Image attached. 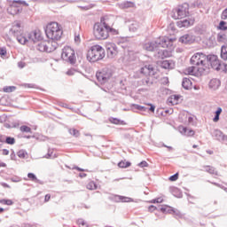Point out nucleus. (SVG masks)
<instances>
[{"label":"nucleus","mask_w":227,"mask_h":227,"mask_svg":"<svg viewBox=\"0 0 227 227\" xmlns=\"http://www.w3.org/2000/svg\"><path fill=\"white\" fill-rule=\"evenodd\" d=\"M161 68L172 70V68H175V62L173 60H163L161 62Z\"/></svg>","instance_id":"obj_19"},{"label":"nucleus","mask_w":227,"mask_h":227,"mask_svg":"<svg viewBox=\"0 0 227 227\" xmlns=\"http://www.w3.org/2000/svg\"><path fill=\"white\" fill-rule=\"evenodd\" d=\"M133 107H135V109H137V111H141L142 113H148V106L133 105Z\"/></svg>","instance_id":"obj_31"},{"label":"nucleus","mask_w":227,"mask_h":227,"mask_svg":"<svg viewBox=\"0 0 227 227\" xmlns=\"http://www.w3.org/2000/svg\"><path fill=\"white\" fill-rule=\"evenodd\" d=\"M163 200L162 198H158L153 200V203H162Z\"/></svg>","instance_id":"obj_56"},{"label":"nucleus","mask_w":227,"mask_h":227,"mask_svg":"<svg viewBox=\"0 0 227 227\" xmlns=\"http://www.w3.org/2000/svg\"><path fill=\"white\" fill-rule=\"evenodd\" d=\"M176 26L180 28L189 27V26H191V21H189L188 20H179L176 22Z\"/></svg>","instance_id":"obj_24"},{"label":"nucleus","mask_w":227,"mask_h":227,"mask_svg":"<svg viewBox=\"0 0 227 227\" xmlns=\"http://www.w3.org/2000/svg\"><path fill=\"white\" fill-rule=\"evenodd\" d=\"M77 224H78L80 227H88V223H86L83 219H78V220H77Z\"/></svg>","instance_id":"obj_43"},{"label":"nucleus","mask_w":227,"mask_h":227,"mask_svg":"<svg viewBox=\"0 0 227 227\" xmlns=\"http://www.w3.org/2000/svg\"><path fill=\"white\" fill-rule=\"evenodd\" d=\"M106 58V50L98 44L93 45L87 52V59L90 63H97Z\"/></svg>","instance_id":"obj_4"},{"label":"nucleus","mask_w":227,"mask_h":227,"mask_svg":"<svg viewBox=\"0 0 227 227\" xmlns=\"http://www.w3.org/2000/svg\"><path fill=\"white\" fill-rule=\"evenodd\" d=\"M20 132H26L27 134V133L31 134V129L29 128V126H26V125L20 126Z\"/></svg>","instance_id":"obj_38"},{"label":"nucleus","mask_w":227,"mask_h":227,"mask_svg":"<svg viewBox=\"0 0 227 227\" xmlns=\"http://www.w3.org/2000/svg\"><path fill=\"white\" fill-rule=\"evenodd\" d=\"M219 116H220V115H217L216 114H215V117L213 118V121H214L215 123H217V121H219Z\"/></svg>","instance_id":"obj_58"},{"label":"nucleus","mask_w":227,"mask_h":227,"mask_svg":"<svg viewBox=\"0 0 227 227\" xmlns=\"http://www.w3.org/2000/svg\"><path fill=\"white\" fill-rule=\"evenodd\" d=\"M221 58H222V59L226 61V59H227V45L222 46V48H221Z\"/></svg>","instance_id":"obj_28"},{"label":"nucleus","mask_w":227,"mask_h":227,"mask_svg":"<svg viewBox=\"0 0 227 227\" xmlns=\"http://www.w3.org/2000/svg\"><path fill=\"white\" fill-rule=\"evenodd\" d=\"M217 42L224 43L226 42V35L223 33H219L216 37Z\"/></svg>","instance_id":"obj_32"},{"label":"nucleus","mask_w":227,"mask_h":227,"mask_svg":"<svg viewBox=\"0 0 227 227\" xmlns=\"http://www.w3.org/2000/svg\"><path fill=\"white\" fill-rule=\"evenodd\" d=\"M19 68H24L26 67V62L20 61L18 62Z\"/></svg>","instance_id":"obj_54"},{"label":"nucleus","mask_w":227,"mask_h":227,"mask_svg":"<svg viewBox=\"0 0 227 227\" xmlns=\"http://www.w3.org/2000/svg\"><path fill=\"white\" fill-rule=\"evenodd\" d=\"M50 200H51V194H46L44 197L45 203H47V201H50Z\"/></svg>","instance_id":"obj_60"},{"label":"nucleus","mask_w":227,"mask_h":227,"mask_svg":"<svg viewBox=\"0 0 227 227\" xmlns=\"http://www.w3.org/2000/svg\"><path fill=\"white\" fill-rule=\"evenodd\" d=\"M168 180H170V182H176V180H178V173L174 174L173 176H171Z\"/></svg>","instance_id":"obj_48"},{"label":"nucleus","mask_w":227,"mask_h":227,"mask_svg":"<svg viewBox=\"0 0 227 227\" xmlns=\"http://www.w3.org/2000/svg\"><path fill=\"white\" fill-rule=\"evenodd\" d=\"M201 6H203V3L200 0H196L192 4V8H201Z\"/></svg>","instance_id":"obj_39"},{"label":"nucleus","mask_w":227,"mask_h":227,"mask_svg":"<svg viewBox=\"0 0 227 227\" xmlns=\"http://www.w3.org/2000/svg\"><path fill=\"white\" fill-rule=\"evenodd\" d=\"M27 177L30 178L32 182H35V184H41V185L43 184V182L40 181L34 173H28Z\"/></svg>","instance_id":"obj_26"},{"label":"nucleus","mask_w":227,"mask_h":227,"mask_svg":"<svg viewBox=\"0 0 227 227\" xmlns=\"http://www.w3.org/2000/svg\"><path fill=\"white\" fill-rule=\"evenodd\" d=\"M221 19H222V20H226V19H227V8L223 11V12L221 14Z\"/></svg>","instance_id":"obj_50"},{"label":"nucleus","mask_w":227,"mask_h":227,"mask_svg":"<svg viewBox=\"0 0 227 227\" xmlns=\"http://www.w3.org/2000/svg\"><path fill=\"white\" fill-rule=\"evenodd\" d=\"M195 40H196V38L194 37V35H192L191 34L184 35L183 36H181L179 38L180 43H185V44L194 43Z\"/></svg>","instance_id":"obj_14"},{"label":"nucleus","mask_w":227,"mask_h":227,"mask_svg":"<svg viewBox=\"0 0 227 227\" xmlns=\"http://www.w3.org/2000/svg\"><path fill=\"white\" fill-rule=\"evenodd\" d=\"M179 132L183 136H194V130L187 129V127L180 126L179 127Z\"/></svg>","instance_id":"obj_18"},{"label":"nucleus","mask_w":227,"mask_h":227,"mask_svg":"<svg viewBox=\"0 0 227 227\" xmlns=\"http://www.w3.org/2000/svg\"><path fill=\"white\" fill-rule=\"evenodd\" d=\"M17 155L18 157H20V159H26V155H27V153L25 150H20Z\"/></svg>","instance_id":"obj_41"},{"label":"nucleus","mask_w":227,"mask_h":227,"mask_svg":"<svg viewBox=\"0 0 227 227\" xmlns=\"http://www.w3.org/2000/svg\"><path fill=\"white\" fill-rule=\"evenodd\" d=\"M182 86L184 90H191V88H192V82H191V80L188 78H184Z\"/></svg>","instance_id":"obj_22"},{"label":"nucleus","mask_w":227,"mask_h":227,"mask_svg":"<svg viewBox=\"0 0 227 227\" xmlns=\"http://www.w3.org/2000/svg\"><path fill=\"white\" fill-rule=\"evenodd\" d=\"M61 58L64 59V61H67V63L74 65L76 61L75 51H74V49H72L70 46H66L62 50Z\"/></svg>","instance_id":"obj_8"},{"label":"nucleus","mask_w":227,"mask_h":227,"mask_svg":"<svg viewBox=\"0 0 227 227\" xmlns=\"http://www.w3.org/2000/svg\"><path fill=\"white\" fill-rule=\"evenodd\" d=\"M209 63L211 68H213V70H221V68H223V67L224 66V63H221V60H219V59L217 58V55H207V64Z\"/></svg>","instance_id":"obj_10"},{"label":"nucleus","mask_w":227,"mask_h":227,"mask_svg":"<svg viewBox=\"0 0 227 227\" xmlns=\"http://www.w3.org/2000/svg\"><path fill=\"white\" fill-rule=\"evenodd\" d=\"M0 185H2V187H4L5 189H11V186L6 183H0Z\"/></svg>","instance_id":"obj_57"},{"label":"nucleus","mask_w":227,"mask_h":227,"mask_svg":"<svg viewBox=\"0 0 227 227\" xmlns=\"http://www.w3.org/2000/svg\"><path fill=\"white\" fill-rule=\"evenodd\" d=\"M139 168H148V162L146 160H143L140 163H138Z\"/></svg>","instance_id":"obj_51"},{"label":"nucleus","mask_w":227,"mask_h":227,"mask_svg":"<svg viewBox=\"0 0 227 227\" xmlns=\"http://www.w3.org/2000/svg\"><path fill=\"white\" fill-rule=\"evenodd\" d=\"M221 86V81L217 78H214L209 82V88L211 90H217Z\"/></svg>","instance_id":"obj_20"},{"label":"nucleus","mask_w":227,"mask_h":227,"mask_svg":"<svg viewBox=\"0 0 227 227\" xmlns=\"http://www.w3.org/2000/svg\"><path fill=\"white\" fill-rule=\"evenodd\" d=\"M218 27H219V29H221V31H226V29H227L226 21H224V20L220 21Z\"/></svg>","instance_id":"obj_37"},{"label":"nucleus","mask_w":227,"mask_h":227,"mask_svg":"<svg viewBox=\"0 0 227 227\" xmlns=\"http://www.w3.org/2000/svg\"><path fill=\"white\" fill-rule=\"evenodd\" d=\"M8 12L11 13V15H17V13H20V12H22V9L12 6L10 9H8Z\"/></svg>","instance_id":"obj_27"},{"label":"nucleus","mask_w":227,"mask_h":227,"mask_svg":"<svg viewBox=\"0 0 227 227\" xmlns=\"http://www.w3.org/2000/svg\"><path fill=\"white\" fill-rule=\"evenodd\" d=\"M137 29H139V23L137 21H134L129 25V31H132V33H136Z\"/></svg>","instance_id":"obj_30"},{"label":"nucleus","mask_w":227,"mask_h":227,"mask_svg":"<svg viewBox=\"0 0 227 227\" xmlns=\"http://www.w3.org/2000/svg\"><path fill=\"white\" fill-rule=\"evenodd\" d=\"M130 161H121L118 163V166L119 168H130Z\"/></svg>","instance_id":"obj_35"},{"label":"nucleus","mask_w":227,"mask_h":227,"mask_svg":"<svg viewBox=\"0 0 227 227\" xmlns=\"http://www.w3.org/2000/svg\"><path fill=\"white\" fill-rule=\"evenodd\" d=\"M106 54L111 59H113V58H116V56H118V46L114 43H108L106 45Z\"/></svg>","instance_id":"obj_12"},{"label":"nucleus","mask_w":227,"mask_h":227,"mask_svg":"<svg viewBox=\"0 0 227 227\" xmlns=\"http://www.w3.org/2000/svg\"><path fill=\"white\" fill-rule=\"evenodd\" d=\"M7 145H15V138L12 137H5V142Z\"/></svg>","instance_id":"obj_40"},{"label":"nucleus","mask_w":227,"mask_h":227,"mask_svg":"<svg viewBox=\"0 0 227 227\" xmlns=\"http://www.w3.org/2000/svg\"><path fill=\"white\" fill-rule=\"evenodd\" d=\"M3 155H10V151L7 149H3Z\"/></svg>","instance_id":"obj_63"},{"label":"nucleus","mask_w":227,"mask_h":227,"mask_svg":"<svg viewBox=\"0 0 227 227\" xmlns=\"http://www.w3.org/2000/svg\"><path fill=\"white\" fill-rule=\"evenodd\" d=\"M11 182H14L15 184L19 183V182H22V178L14 176L10 178Z\"/></svg>","instance_id":"obj_44"},{"label":"nucleus","mask_w":227,"mask_h":227,"mask_svg":"<svg viewBox=\"0 0 227 227\" xmlns=\"http://www.w3.org/2000/svg\"><path fill=\"white\" fill-rule=\"evenodd\" d=\"M109 33L118 35V30L113 28L105 18H101L100 22H97L93 27V35L97 40H107Z\"/></svg>","instance_id":"obj_1"},{"label":"nucleus","mask_w":227,"mask_h":227,"mask_svg":"<svg viewBox=\"0 0 227 227\" xmlns=\"http://www.w3.org/2000/svg\"><path fill=\"white\" fill-rule=\"evenodd\" d=\"M143 84L145 86H152V84H153V82L150 81V78H146L145 80H143Z\"/></svg>","instance_id":"obj_45"},{"label":"nucleus","mask_w":227,"mask_h":227,"mask_svg":"<svg viewBox=\"0 0 227 227\" xmlns=\"http://www.w3.org/2000/svg\"><path fill=\"white\" fill-rule=\"evenodd\" d=\"M140 72L144 74V75H149V77H153V75L157 74V69H155L153 65H146L144 67H141Z\"/></svg>","instance_id":"obj_13"},{"label":"nucleus","mask_w":227,"mask_h":227,"mask_svg":"<svg viewBox=\"0 0 227 227\" xmlns=\"http://www.w3.org/2000/svg\"><path fill=\"white\" fill-rule=\"evenodd\" d=\"M113 200L114 201H116V203H130V201H132L131 198L121 195H114Z\"/></svg>","instance_id":"obj_15"},{"label":"nucleus","mask_w":227,"mask_h":227,"mask_svg":"<svg viewBox=\"0 0 227 227\" xmlns=\"http://www.w3.org/2000/svg\"><path fill=\"white\" fill-rule=\"evenodd\" d=\"M186 72L189 75H194V74L198 72V67L192 65V67H190L186 69Z\"/></svg>","instance_id":"obj_29"},{"label":"nucleus","mask_w":227,"mask_h":227,"mask_svg":"<svg viewBox=\"0 0 227 227\" xmlns=\"http://www.w3.org/2000/svg\"><path fill=\"white\" fill-rule=\"evenodd\" d=\"M68 132L71 136H74V137H79L80 136L79 130L75 129H69Z\"/></svg>","instance_id":"obj_36"},{"label":"nucleus","mask_w":227,"mask_h":227,"mask_svg":"<svg viewBox=\"0 0 227 227\" xmlns=\"http://www.w3.org/2000/svg\"><path fill=\"white\" fill-rule=\"evenodd\" d=\"M160 47L163 49H169V47H173V39L164 36L160 37L156 41L144 44V49L145 51H149L150 52H153V51H157Z\"/></svg>","instance_id":"obj_2"},{"label":"nucleus","mask_w":227,"mask_h":227,"mask_svg":"<svg viewBox=\"0 0 227 227\" xmlns=\"http://www.w3.org/2000/svg\"><path fill=\"white\" fill-rule=\"evenodd\" d=\"M87 189H89V191H95L97 189V184L93 181H90L87 184Z\"/></svg>","instance_id":"obj_34"},{"label":"nucleus","mask_w":227,"mask_h":227,"mask_svg":"<svg viewBox=\"0 0 227 227\" xmlns=\"http://www.w3.org/2000/svg\"><path fill=\"white\" fill-rule=\"evenodd\" d=\"M74 42L76 43H79L81 42V36H79V35L74 36Z\"/></svg>","instance_id":"obj_61"},{"label":"nucleus","mask_w":227,"mask_h":227,"mask_svg":"<svg viewBox=\"0 0 227 227\" xmlns=\"http://www.w3.org/2000/svg\"><path fill=\"white\" fill-rule=\"evenodd\" d=\"M204 171H206V173H209V175H215V176H217V170L215 169V168L212 167V166H204Z\"/></svg>","instance_id":"obj_23"},{"label":"nucleus","mask_w":227,"mask_h":227,"mask_svg":"<svg viewBox=\"0 0 227 227\" xmlns=\"http://www.w3.org/2000/svg\"><path fill=\"white\" fill-rule=\"evenodd\" d=\"M56 154L52 156V152L51 149L48 150V153L44 156V159H56Z\"/></svg>","instance_id":"obj_42"},{"label":"nucleus","mask_w":227,"mask_h":227,"mask_svg":"<svg viewBox=\"0 0 227 227\" xmlns=\"http://www.w3.org/2000/svg\"><path fill=\"white\" fill-rule=\"evenodd\" d=\"M208 56L205 55L203 52L195 53L190 59L191 65L198 67L199 74H204L208 68L207 64Z\"/></svg>","instance_id":"obj_3"},{"label":"nucleus","mask_w":227,"mask_h":227,"mask_svg":"<svg viewBox=\"0 0 227 227\" xmlns=\"http://www.w3.org/2000/svg\"><path fill=\"white\" fill-rule=\"evenodd\" d=\"M220 70H223V72H227V65L224 64V66L223 67V68H221Z\"/></svg>","instance_id":"obj_64"},{"label":"nucleus","mask_w":227,"mask_h":227,"mask_svg":"<svg viewBox=\"0 0 227 227\" xmlns=\"http://www.w3.org/2000/svg\"><path fill=\"white\" fill-rule=\"evenodd\" d=\"M221 113H223V108L218 107L216 111L215 112V114H217L218 116H221Z\"/></svg>","instance_id":"obj_55"},{"label":"nucleus","mask_w":227,"mask_h":227,"mask_svg":"<svg viewBox=\"0 0 227 227\" xmlns=\"http://www.w3.org/2000/svg\"><path fill=\"white\" fill-rule=\"evenodd\" d=\"M48 43L50 44L49 46V52H54V51H56L58 49V40H51L48 42Z\"/></svg>","instance_id":"obj_21"},{"label":"nucleus","mask_w":227,"mask_h":227,"mask_svg":"<svg viewBox=\"0 0 227 227\" xmlns=\"http://www.w3.org/2000/svg\"><path fill=\"white\" fill-rule=\"evenodd\" d=\"M118 6L121 10H129V8H136V4L130 1H124L118 4Z\"/></svg>","instance_id":"obj_16"},{"label":"nucleus","mask_w":227,"mask_h":227,"mask_svg":"<svg viewBox=\"0 0 227 227\" xmlns=\"http://www.w3.org/2000/svg\"><path fill=\"white\" fill-rule=\"evenodd\" d=\"M156 207L155 206H153V205H152V206H150L149 207H148V210H149V212H153V211H155L156 210Z\"/></svg>","instance_id":"obj_59"},{"label":"nucleus","mask_w":227,"mask_h":227,"mask_svg":"<svg viewBox=\"0 0 227 227\" xmlns=\"http://www.w3.org/2000/svg\"><path fill=\"white\" fill-rule=\"evenodd\" d=\"M1 203H4V205L12 206L13 205V200H3Z\"/></svg>","instance_id":"obj_47"},{"label":"nucleus","mask_w":227,"mask_h":227,"mask_svg":"<svg viewBox=\"0 0 227 227\" xmlns=\"http://www.w3.org/2000/svg\"><path fill=\"white\" fill-rule=\"evenodd\" d=\"M24 36L27 38L26 43H36L42 40V33L39 30L29 32Z\"/></svg>","instance_id":"obj_11"},{"label":"nucleus","mask_w":227,"mask_h":227,"mask_svg":"<svg viewBox=\"0 0 227 227\" xmlns=\"http://www.w3.org/2000/svg\"><path fill=\"white\" fill-rule=\"evenodd\" d=\"M213 185H216V187H220V189H223V191H224V189H226V186L217 184V183H213Z\"/></svg>","instance_id":"obj_53"},{"label":"nucleus","mask_w":227,"mask_h":227,"mask_svg":"<svg viewBox=\"0 0 227 227\" xmlns=\"http://www.w3.org/2000/svg\"><path fill=\"white\" fill-rule=\"evenodd\" d=\"M108 121H110V123H113L114 125H125V121H121L118 118H114V117H110L108 119Z\"/></svg>","instance_id":"obj_25"},{"label":"nucleus","mask_w":227,"mask_h":227,"mask_svg":"<svg viewBox=\"0 0 227 227\" xmlns=\"http://www.w3.org/2000/svg\"><path fill=\"white\" fill-rule=\"evenodd\" d=\"M148 106H150V107H148V113H155V106L152 104H148Z\"/></svg>","instance_id":"obj_52"},{"label":"nucleus","mask_w":227,"mask_h":227,"mask_svg":"<svg viewBox=\"0 0 227 227\" xmlns=\"http://www.w3.org/2000/svg\"><path fill=\"white\" fill-rule=\"evenodd\" d=\"M160 210L161 212H167L168 207H167V206L160 207Z\"/></svg>","instance_id":"obj_62"},{"label":"nucleus","mask_w":227,"mask_h":227,"mask_svg":"<svg viewBox=\"0 0 227 227\" xmlns=\"http://www.w3.org/2000/svg\"><path fill=\"white\" fill-rule=\"evenodd\" d=\"M50 45L48 42L43 41L37 44L36 49L40 51V52H49Z\"/></svg>","instance_id":"obj_17"},{"label":"nucleus","mask_w":227,"mask_h":227,"mask_svg":"<svg viewBox=\"0 0 227 227\" xmlns=\"http://www.w3.org/2000/svg\"><path fill=\"white\" fill-rule=\"evenodd\" d=\"M4 93H12V91H15L17 90V87L15 86H5L4 87Z\"/></svg>","instance_id":"obj_33"},{"label":"nucleus","mask_w":227,"mask_h":227,"mask_svg":"<svg viewBox=\"0 0 227 227\" xmlns=\"http://www.w3.org/2000/svg\"><path fill=\"white\" fill-rule=\"evenodd\" d=\"M77 74V70L71 68L67 72V75H75Z\"/></svg>","instance_id":"obj_49"},{"label":"nucleus","mask_w":227,"mask_h":227,"mask_svg":"<svg viewBox=\"0 0 227 227\" xmlns=\"http://www.w3.org/2000/svg\"><path fill=\"white\" fill-rule=\"evenodd\" d=\"M185 17H189V4L187 3L179 5L172 12V19H175V20H178V19H185Z\"/></svg>","instance_id":"obj_7"},{"label":"nucleus","mask_w":227,"mask_h":227,"mask_svg":"<svg viewBox=\"0 0 227 227\" xmlns=\"http://www.w3.org/2000/svg\"><path fill=\"white\" fill-rule=\"evenodd\" d=\"M45 34L49 40H61L63 28L58 22H51L46 27Z\"/></svg>","instance_id":"obj_5"},{"label":"nucleus","mask_w":227,"mask_h":227,"mask_svg":"<svg viewBox=\"0 0 227 227\" xmlns=\"http://www.w3.org/2000/svg\"><path fill=\"white\" fill-rule=\"evenodd\" d=\"M96 77L101 84H106L113 77V70L109 67H105L102 70L97 72Z\"/></svg>","instance_id":"obj_9"},{"label":"nucleus","mask_w":227,"mask_h":227,"mask_svg":"<svg viewBox=\"0 0 227 227\" xmlns=\"http://www.w3.org/2000/svg\"><path fill=\"white\" fill-rule=\"evenodd\" d=\"M7 52H6V48L2 47L0 48V56L1 58H4L6 56Z\"/></svg>","instance_id":"obj_46"},{"label":"nucleus","mask_w":227,"mask_h":227,"mask_svg":"<svg viewBox=\"0 0 227 227\" xmlns=\"http://www.w3.org/2000/svg\"><path fill=\"white\" fill-rule=\"evenodd\" d=\"M9 35L14 36L19 43H21V45H26V42L27 41V39L26 38V36L22 35L20 22L15 21L12 24V28L9 31Z\"/></svg>","instance_id":"obj_6"}]
</instances>
